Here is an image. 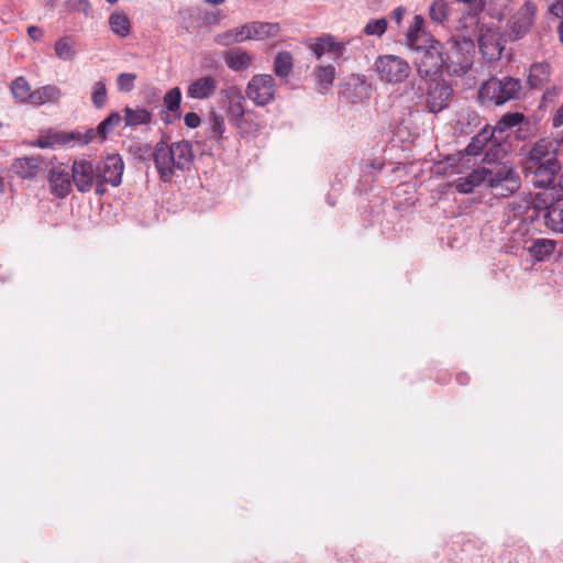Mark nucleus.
I'll use <instances>...</instances> for the list:
<instances>
[{"mask_svg":"<svg viewBox=\"0 0 563 563\" xmlns=\"http://www.w3.org/2000/svg\"><path fill=\"white\" fill-rule=\"evenodd\" d=\"M224 60L227 66L233 71L247 69L252 64V56L240 47L231 48L225 52Z\"/></svg>","mask_w":563,"mask_h":563,"instance_id":"obj_23","label":"nucleus"},{"mask_svg":"<svg viewBox=\"0 0 563 563\" xmlns=\"http://www.w3.org/2000/svg\"><path fill=\"white\" fill-rule=\"evenodd\" d=\"M468 379H470V377L465 373H460V374L456 375V380L461 385H466L468 383Z\"/></svg>","mask_w":563,"mask_h":563,"instance_id":"obj_51","label":"nucleus"},{"mask_svg":"<svg viewBox=\"0 0 563 563\" xmlns=\"http://www.w3.org/2000/svg\"><path fill=\"white\" fill-rule=\"evenodd\" d=\"M536 11V5L527 1L510 18L508 22V36L511 41H518L527 35L533 24Z\"/></svg>","mask_w":563,"mask_h":563,"instance_id":"obj_11","label":"nucleus"},{"mask_svg":"<svg viewBox=\"0 0 563 563\" xmlns=\"http://www.w3.org/2000/svg\"><path fill=\"white\" fill-rule=\"evenodd\" d=\"M523 119L525 115L520 112H508L497 121L496 125L492 131H494V134H503L520 124L523 121Z\"/></svg>","mask_w":563,"mask_h":563,"instance_id":"obj_33","label":"nucleus"},{"mask_svg":"<svg viewBox=\"0 0 563 563\" xmlns=\"http://www.w3.org/2000/svg\"><path fill=\"white\" fill-rule=\"evenodd\" d=\"M118 1H119V0H107V2H108V3H110V4H114V3H117Z\"/></svg>","mask_w":563,"mask_h":563,"instance_id":"obj_55","label":"nucleus"},{"mask_svg":"<svg viewBox=\"0 0 563 563\" xmlns=\"http://www.w3.org/2000/svg\"><path fill=\"white\" fill-rule=\"evenodd\" d=\"M313 75L318 84L319 91L324 92L333 84L335 78V67L331 64L319 65L314 68Z\"/></svg>","mask_w":563,"mask_h":563,"instance_id":"obj_27","label":"nucleus"},{"mask_svg":"<svg viewBox=\"0 0 563 563\" xmlns=\"http://www.w3.org/2000/svg\"><path fill=\"white\" fill-rule=\"evenodd\" d=\"M416 99L415 104L424 102L430 113H439L449 106L453 93L451 86L443 79L431 78L429 80L412 81L408 93Z\"/></svg>","mask_w":563,"mask_h":563,"instance_id":"obj_3","label":"nucleus"},{"mask_svg":"<svg viewBox=\"0 0 563 563\" xmlns=\"http://www.w3.org/2000/svg\"><path fill=\"white\" fill-rule=\"evenodd\" d=\"M405 9L402 7L395 8L390 13V19L399 26L404 15H405Z\"/></svg>","mask_w":563,"mask_h":563,"instance_id":"obj_49","label":"nucleus"},{"mask_svg":"<svg viewBox=\"0 0 563 563\" xmlns=\"http://www.w3.org/2000/svg\"><path fill=\"white\" fill-rule=\"evenodd\" d=\"M145 148H146L147 152L151 151V147L148 145H145Z\"/></svg>","mask_w":563,"mask_h":563,"instance_id":"obj_56","label":"nucleus"},{"mask_svg":"<svg viewBox=\"0 0 563 563\" xmlns=\"http://www.w3.org/2000/svg\"><path fill=\"white\" fill-rule=\"evenodd\" d=\"M10 90L14 99L19 102L32 103L33 91H31V87L24 77L20 76L15 78L10 85Z\"/></svg>","mask_w":563,"mask_h":563,"instance_id":"obj_30","label":"nucleus"},{"mask_svg":"<svg viewBox=\"0 0 563 563\" xmlns=\"http://www.w3.org/2000/svg\"><path fill=\"white\" fill-rule=\"evenodd\" d=\"M184 122L186 126L190 129H196L200 125V117L196 112H188L184 117Z\"/></svg>","mask_w":563,"mask_h":563,"instance_id":"obj_48","label":"nucleus"},{"mask_svg":"<svg viewBox=\"0 0 563 563\" xmlns=\"http://www.w3.org/2000/svg\"><path fill=\"white\" fill-rule=\"evenodd\" d=\"M493 137L494 131L489 130L487 126L482 129L471 139V142L465 148L466 154L470 156L479 155L485 146L493 140Z\"/></svg>","mask_w":563,"mask_h":563,"instance_id":"obj_25","label":"nucleus"},{"mask_svg":"<svg viewBox=\"0 0 563 563\" xmlns=\"http://www.w3.org/2000/svg\"><path fill=\"white\" fill-rule=\"evenodd\" d=\"M47 167L41 156H25L14 161L12 168L18 176L25 179H34Z\"/></svg>","mask_w":563,"mask_h":563,"instance_id":"obj_18","label":"nucleus"},{"mask_svg":"<svg viewBox=\"0 0 563 563\" xmlns=\"http://www.w3.org/2000/svg\"><path fill=\"white\" fill-rule=\"evenodd\" d=\"M387 20L385 18L369 20L363 29L367 36H382L387 30Z\"/></svg>","mask_w":563,"mask_h":563,"instance_id":"obj_40","label":"nucleus"},{"mask_svg":"<svg viewBox=\"0 0 563 563\" xmlns=\"http://www.w3.org/2000/svg\"><path fill=\"white\" fill-rule=\"evenodd\" d=\"M109 24L114 34L120 37H126L131 31L129 18L123 13H113L109 18Z\"/></svg>","mask_w":563,"mask_h":563,"instance_id":"obj_34","label":"nucleus"},{"mask_svg":"<svg viewBox=\"0 0 563 563\" xmlns=\"http://www.w3.org/2000/svg\"><path fill=\"white\" fill-rule=\"evenodd\" d=\"M37 145L42 148H45V147H49L53 145V142H49L47 140H43V139H38L37 140Z\"/></svg>","mask_w":563,"mask_h":563,"instance_id":"obj_53","label":"nucleus"},{"mask_svg":"<svg viewBox=\"0 0 563 563\" xmlns=\"http://www.w3.org/2000/svg\"><path fill=\"white\" fill-rule=\"evenodd\" d=\"M309 48L318 59H321L323 55L329 54L332 60L336 62L344 57L346 43L336 41L331 34H323L317 37L314 42L309 45Z\"/></svg>","mask_w":563,"mask_h":563,"instance_id":"obj_15","label":"nucleus"},{"mask_svg":"<svg viewBox=\"0 0 563 563\" xmlns=\"http://www.w3.org/2000/svg\"><path fill=\"white\" fill-rule=\"evenodd\" d=\"M48 184L51 194L56 198H66L73 188V178L63 167H53L48 173Z\"/></svg>","mask_w":563,"mask_h":563,"instance_id":"obj_16","label":"nucleus"},{"mask_svg":"<svg viewBox=\"0 0 563 563\" xmlns=\"http://www.w3.org/2000/svg\"><path fill=\"white\" fill-rule=\"evenodd\" d=\"M562 143H563V134H562V139H561Z\"/></svg>","mask_w":563,"mask_h":563,"instance_id":"obj_57","label":"nucleus"},{"mask_svg":"<svg viewBox=\"0 0 563 563\" xmlns=\"http://www.w3.org/2000/svg\"><path fill=\"white\" fill-rule=\"evenodd\" d=\"M136 75L134 73H121L117 78V86L120 91L130 92L134 88Z\"/></svg>","mask_w":563,"mask_h":563,"instance_id":"obj_45","label":"nucleus"},{"mask_svg":"<svg viewBox=\"0 0 563 563\" xmlns=\"http://www.w3.org/2000/svg\"><path fill=\"white\" fill-rule=\"evenodd\" d=\"M96 136H98L97 128L96 129H88L84 133H81L79 131H76V132H70L68 134L56 135L54 142L67 143L69 141H75V142H77L80 145H87L90 142H92Z\"/></svg>","mask_w":563,"mask_h":563,"instance_id":"obj_31","label":"nucleus"},{"mask_svg":"<svg viewBox=\"0 0 563 563\" xmlns=\"http://www.w3.org/2000/svg\"><path fill=\"white\" fill-rule=\"evenodd\" d=\"M521 90L519 79L504 77L501 79L492 77L486 80L478 90V98L484 104L501 106L518 98Z\"/></svg>","mask_w":563,"mask_h":563,"instance_id":"obj_5","label":"nucleus"},{"mask_svg":"<svg viewBox=\"0 0 563 563\" xmlns=\"http://www.w3.org/2000/svg\"><path fill=\"white\" fill-rule=\"evenodd\" d=\"M218 88V80L211 75L201 76L192 80L187 87V97L197 100L211 98Z\"/></svg>","mask_w":563,"mask_h":563,"instance_id":"obj_19","label":"nucleus"},{"mask_svg":"<svg viewBox=\"0 0 563 563\" xmlns=\"http://www.w3.org/2000/svg\"><path fill=\"white\" fill-rule=\"evenodd\" d=\"M415 65L420 80L438 78L440 73L444 71L442 58V43L432 40L426 47L417 46Z\"/></svg>","mask_w":563,"mask_h":563,"instance_id":"obj_6","label":"nucleus"},{"mask_svg":"<svg viewBox=\"0 0 563 563\" xmlns=\"http://www.w3.org/2000/svg\"><path fill=\"white\" fill-rule=\"evenodd\" d=\"M71 178L76 189L86 194L95 189L97 194L98 170L97 165L90 161H75L71 166Z\"/></svg>","mask_w":563,"mask_h":563,"instance_id":"obj_10","label":"nucleus"},{"mask_svg":"<svg viewBox=\"0 0 563 563\" xmlns=\"http://www.w3.org/2000/svg\"><path fill=\"white\" fill-rule=\"evenodd\" d=\"M555 241L550 239H536L528 246V252L534 261L543 262L552 256L555 250Z\"/></svg>","mask_w":563,"mask_h":563,"instance_id":"obj_24","label":"nucleus"},{"mask_svg":"<svg viewBox=\"0 0 563 563\" xmlns=\"http://www.w3.org/2000/svg\"><path fill=\"white\" fill-rule=\"evenodd\" d=\"M485 184V170L483 167L472 170L468 175L460 177L454 183L459 194H471L474 188Z\"/></svg>","mask_w":563,"mask_h":563,"instance_id":"obj_22","label":"nucleus"},{"mask_svg":"<svg viewBox=\"0 0 563 563\" xmlns=\"http://www.w3.org/2000/svg\"><path fill=\"white\" fill-rule=\"evenodd\" d=\"M121 119L119 112L113 111L97 125V134L101 142L120 124Z\"/></svg>","mask_w":563,"mask_h":563,"instance_id":"obj_35","label":"nucleus"},{"mask_svg":"<svg viewBox=\"0 0 563 563\" xmlns=\"http://www.w3.org/2000/svg\"><path fill=\"white\" fill-rule=\"evenodd\" d=\"M223 101L227 104L228 119L241 128L245 123L244 96L238 86H229L221 91Z\"/></svg>","mask_w":563,"mask_h":563,"instance_id":"obj_13","label":"nucleus"},{"mask_svg":"<svg viewBox=\"0 0 563 563\" xmlns=\"http://www.w3.org/2000/svg\"><path fill=\"white\" fill-rule=\"evenodd\" d=\"M205 1L208 3H212V4H220V3L224 2V0H205Z\"/></svg>","mask_w":563,"mask_h":563,"instance_id":"obj_54","label":"nucleus"},{"mask_svg":"<svg viewBox=\"0 0 563 563\" xmlns=\"http://www.w3.org/2000/svg\"><path fill=\"white\" fill-rule=\"evenodd\" d=\"M549 12L563 21V0H548Z\"/></svg>","mask_w":563,"mask_h":563,"instance_id":"obj_46","label":"nucleus"},{"mask_svg":"<svg viewBox=\"0 0 563 563\" xmlns=\"http://www.w3.org/2000/svg\"><path fill=\"white\" fill-rule=\"evenodd\" d=\"M98 187L97 195L103 196L107 191L104 185L109 184L117 187L122 181V175L124 170V163L119 154L108 155L104 159L98 162Z\"/></svg>","mask_w":563,"mask_h":563,"instance_id":"obj_8","label":"nucleus"},{"mask_svg":"<svg viewBox=\"0 0 563 563\" xmlns=\"http://www.w3.org/2000/svg\"><path fill=\"white\" fill-rule=\"evenodd\" d=\"M54 49L56 56L63 60H71L76 54L71 41L67 36L56 41Z\"/></svg>","mask_w":563,"mask_h":563,"instance_id":"obj_38","label":"nucleus"},{"mask_svg":"<svg viewBox=\"0 0 563 563\" xmlns=\"http://www.w3.org/2000/svg\"><path fill=\"white\" fill-rule=\"evenodd\" d=\"M379 79L388 84H398L408 78L410 66L404 58L396 55L378 56L374 63Z\"/></svg>","mask_w":563,"mask_h":563,"instance_id":"obj_7","label":"nucleus"},{"mask_svg":"<svg viewBox=\"0 0 563 563\" xmlns=\"http://www.w3.org/2000/svg\"><path fill=\"white\" fill-rule=\"evenodd\" d=\"M243 41H245V38L242 26L234 30H229L227 32L216 35L214 37V42L222 46H230L232 44L241 43Z\"/></svg>","mask_w":563,"mask_h":563,"instance_id":"obj_37","label":"nucleus"},{"mask_svg":"<svg viewBox=\"0 0 563 563\" xmlns=\"http://www.w3.org/2000/svg\"><path fill=\"white\" fill-rule=\"evenodd\" d=\"M276 92V84L272 75H254L246 85L245 95L257 107L269 104Z\"/></svg>","mask_w":563,"mask_h":563,"instance_id":"obj_9","label":"nucleus"},{"mask_svg":"<svg viewBox=\"0 0 563 563\" xmlns=\"http://www.w3.org/2000/svg\"><path fill=\"white\" fill-rule=\"evenodd\" d=\"M294 67L292 56L289 52H279L274 59V71L279 78H287Z\"/></svg>","mask_w":563,"mask_h":563,"instance_id":"obj_32","label":"nucleus"},{"mask_svg":"<svg viewBox=\"0 0 563 563\" xmlns=\"http://www.w3.org/2000/svg\"><path fill=\"white\" fill-rule=\"evenodd\" d=\"M151 156L163 183H170L176 172L189 169L194 158L192 147L188 141L167 144L162 140L155 144Z\"/></svg>","mask_w":563,"mask_h":563,"instance_id":"obj_1","label":"nucleus"},{"mask_svg":"<svg viewBox=\"0 0 563 563\" xmlns=\"http://www.w3.org/2000/svg\"><path fill=\"white\" fill-rule=\"evenodd\" d=\"M108 99L107 87L104 80H99L95 84L91 100L97 109L106 106Z\"/></svg>","mask_w":563,"mask_h":563,"instance_id":"obj_42","label":"nucleus"},{"mask_svg":"<svg viewBox=\"0 0 563 563\" xmlns=\"http://www.w3.org/2000/svg\"><path fill=\"white\" fill-rule=\"evenodd\" d=\"M559 144L555 140L540 139L530 148L525 166L556 163Z\"/></svg>","mask_w":563,"mask_h":563,"instance_id":"obj_14","label":"nucleus"},{"mask_svg":"<svg viewBox=\"0 0 563 563\" xmlns=\"http://www.w3.org/2000/svg\"><path fill=\"white\" fill-rule=\"evenodd\" d=\"M551 66L547 62L533 63L529 69L528 85L531 89H542L550 80Z\"/></svg>","mask_w":563,"mask_h":563,"instance_id":"obj_21","label":"nucleus"},{"mask_svg":"<svg viewBox=\"0 0 563 563\" xmlns=\"http://www.w3.org/2000/svg\"><path fill=\"white\" fill-rule=\"evenodd\" d=\"M449 5L444 0H434L429 9L430 19L437 23H443L449 16Z\"/></svg>","mask_w":563,"mask_h":563,"instance_id":"obj_39","label":"nucleus"},{"mask_svg":"<svg viewBox=\"0 0 563 563\" xmlns=\"http://www.w3.org/2000/svg\"><path fill=\"white\" fill-rule=\"evenodd\" d=\"M545 225L556 233H563V203L556 205L543 213Z\"/></svg>","mask_w":563,"mask_h":563,"instance_id":"obj_29","label":"nucleus"},{"mask_svg":"<svg viewBox=\"0 0 563 563\" xmlns=\"http://www.w3.org/2000/svg\"><path fill=\"white\" fill-rule=\"evenodd\" d=\"M423 22H424V20L421 15H416L413 18L412 24L409 26L408 31L406 32L407 44L412 48H416L417 46H419L417 44V40H418V34L422 29Z\"/></svg>","mask_w":563,"mask_h":563,"instance_id":"obj_41","label":"nucleus"},{"mask_svg":"<svg viewBox=\"0 0 563 563\" xmlns=\"http://www.w3.org/2000/svg\"><path fill=\"white\" fill-rule=\"evenodd\" d=\"M181 102V91L178 87L169 89L164 96V106L167 111L175 112L179 109Z\"/></svg>","mask_w":563,"mask_h":563,"instance_id":"obj_43","label":"nucleus"},{"mask_svg":"<svg viewBox=\"0 0 563 563\" xmlns=\"http://www.w3.org/2000/svg\"><path fill=\"white\" fill-rule=\"evenodd\" d=\"M485 185L498 197H509L518 191L521 178L514 164L509 161L497 162L483 166Z\"/></svg>","mask_w":563,"mask_h":563,"instance_id":"obj_4","label":"nucleus"},{"mask_svg":"<svg viewBox=\"0 0 563 563\" xmlns=\"http://www.w3.org/2000/svg\"><path fill=\"white\" fill-rule=\"evenodd\" d=\"M556 32L559 35V41L563 44V21H560V23L558 24Z\"/></svg>","mask_w":563,"mask_h":563,"instance_id":"obj_52","label":"nucleus"},{"mask_svg":"<svg viewBox=\"0 0 563 563\" xmlns=\"http://www.w3.org/2000/svg\"><path fill=\"white\" fill-rule=\"evenodd\" d=\"M526 170L532 174V184L539 188H548L552 186L556 174L561 169L560 162L538 164L536 166H525Z\"/></svg>","mask_w":563,"mask_h":563,"instance_id":"obj_17","label":"nucleus"},{"mask_svg":"<svg viewBox=\"0 0 563 563\" xmlns=\"http://www.w3.org/2000/svg\"><path fill=\"white\" fill-rule=\"evenodd\" d=\"M209 124L211 130V137L219 140L225 131L224 118L221 114L212 111L209 117Z\"/></svg>","mask_w":563,"mask_h":563,"instance_id":"obj_44","label":"nucleus"},{"mask_svg":"<svg viewBox=\"0 0 563 563\" xmlns=\"http://www.w3.org/2000/svg\"><path fill=\"white\" fill-rule=\"evenodd\" d=\"M244 38L262 41L269 37L278 36L280 26L278 23L271 22H252L242 25Z\"/></svg>","mask_w":563,"mask_h":563,"instance_id":"obj_20","label":"nucleus"},{"mask_svg":"<svg viewBox=\"0 0 563 563\" xmlns=\"http://www.w3.org/2000/svg\"><path fill=\"white\" fill-rule=\"evenodd\" d=\"M476 30L477 27L461 29L459 23L460 34L442 43L443 66L449 76H461L473 66L475 43L471 35H475Z\"/></svg>","mask_w":563,"mask_h":563,"instance_id":"obj_2","label":"nucleus"},{"mask_svg":"<svg viewBox=\"0 0 563 563\" xmlns=\"http://www.w3.org/2000/svg\"><path fill=\"white\" fill-rule=\"evenodd\" d=\"M556 202L553 190L538 192L532 199L533 208L538 211H543V213L554 207Z\"/></svg>","mask_w":563,"mask_h":563,"instance_id":"obj_36","label":"nucleus"},{"mask_svg":"<svg viewBox=\"0 0 563 563\" xmlns=\"http://www.w3.org/2000/svg\"><path fill=\"white\" fill-rule=\"evenodd\" d=\"M67 3L73 10L84 12L86 15L90 9L88 0H67Z\"/></svg>","mask_w":563,"mask_h":563,"instance_id":"obj_47","label":"nucleus"},{"mask_svg":"<svg viewBox=\"0 0 563 563\" xmlns=\"http://www.w3.org/2000/svg\"><path fill=\"white\" fill-rule=\"evenodd\" d=\"M124 122L128 126L146 125L152 122V113L144 108L132 109L125 107Z\"/></svg>","mask_w":563,"mask_h":563,"instance_id":"obj_28","label":"nucleus"},{"mask_svg":"<svg viewBox=\"0 0 563 563\" xmlns=\"http://www.w3.org/2000/svg\"><path fill=\"white\" fill-rule=\"evenodd\" d=\"M471 36L474 41L477 40L479 52L485 59L492 62L501 57L504 46L495 30L478 23L476 34Z\"/></svg>","mask_w":563,"mask_h":563,"instance_id":"obj_12","label":"nucleus"},{"mask_svg":"<svg viewBox=\"0 0 563 563\" xmlns=\"http://www.w3.org/2000/svg\"><path fill=\"white\" fill-rule=\"evenodd\" d=\"M62 96L58 87L47 85L33 91L32 104L42 106L47 102H56Z\"/></svg>","mask_w":563,"mask_h":563,"instance_id":"obj_26","label":"nucleus"},{"mask_svg":"<svg viewBox=\"0 0 563 563\" xmlns=\"http://www.w3.org/2000/svg\"><path fill=\"white\" fill-rule=\"evenodd\" d=\"M27 34L33 41H40L43 37L44 32L41 27L31 25L27 27Z\"/></svg>","mask_w":563,"mask_h":563,"instance_id":"obj_50","label":"nucleus"}]
</instances>
